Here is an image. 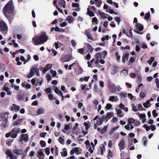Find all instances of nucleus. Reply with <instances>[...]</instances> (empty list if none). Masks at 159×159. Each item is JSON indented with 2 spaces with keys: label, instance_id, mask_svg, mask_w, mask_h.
Returning a JSON list of instances; mask_svg holds the SVG:
<instances>
[{
  "label": "nucleus",
  "instance_id": "obj_49",
  "mask_svg": "<svg viewBox=\"0 0 159 159\" xmlns=\"http://www.w3.org/2000/svg\"><path fill=\"white\" fill-rule=\"evenodd\" d=\"M115 97L114 96H111L110 97L109 100L111 101L114 102L115 101H116V100H115Z\"/></svg>",
  "mask_w": 159,
  "mask_h": 159
},
{
  "label": "nucleus",
  "instance_id": "obj_8",
  "mask_svg": "<svg viewBox=\"0 0 159 159\" xmlns=\"http://www.w3.org/2000/svg\"><path fill=\"white\" fill-rule=\"evenodd\" d=\"M14 9L13 3L11 1H10L6 5L4 10H13Z\"/></svg>",
  "mask_w": 159,
  "mask_h": 159
},
{
  "label": "nucleus",
  "instance_id": "obj_50",
  "mask_svg": "<svg viewBox=\"0 0 159 159\" xmlns=\"http://www.w3.org/2000/svg\"><path fill=\"white\" fill-rule=\"evenodd\" d=\"M87 14L89 15L90 16L92 17L94 15L93 12H92L91 11H87Z\"/></svg>",
  "mask_w": 159,
  "mask_h": 159
},
{
  "label": "nucleus",
  "instance_id": "obj_16",
  "mask_svg": "<svg viewBox=\"0 0 159 159\" xmlns=\"http://www.w3.org/2000/svg\"><path fill=\"white\" fill-rule=\"evenodd\" d=\"M86 47L88 50V52H92L93 51V48L92 47V46L88 43H85Z\"/></svg>",
  "mask_w": 159,
  "mask_h": 159
},
{
  "label": "nucleus",
  "instance_id": "obj_25",
  "mask_svg": "<svg viewBox=\"0 0 159 159\" xmlns=\"http://www.w3.org/2000/svg\"><path fill=\"white\" fill-rule=\"evenodd\" d=\"M22 85L23 87H24L27 89H30L31 87V85L28 84L27 83H23L22 84Z\"/></svg>",
  "mask_w": 159,
  "mask_h": 159
},
{
  "label": "nucleus",
  "instance_id": "obj_56",
  "mask_svg": "<svg viewBox=\"0 0 159 159\" xmlns=\"http://www.w3.org/2000/svg\"><path fill=\"white\" fill-rule=\"evenodd\" d=\"M61 44V43L60 42H55V45L56 48L57 49L59 48V45Z\"/></svg>",
  "mask_w": 159,
  "mask_h": 159
},
{
  "label": "nucleus",
  "instance_id": "obj_9",
  "mask_svg": "<svg viewBox=\"0 0 159 159\" xmlns=\"http://www.w3.org/2000/svg\"><path fill=\"white\" fill-rule=\"evenodd\" d=\"M25 94L23 92H19L17 96V98L19 101H23L25 99Z\"/></svg>",
  "mask_w": 159,
  "mask_h": 159
},
{
  "label": "nucleus",
  "instance_id": "obj_55",
  "mask_svg": "<svg viewBox=\"0 0 159 159\" xmlns=\"http://www.w3.org/2000/svg\"><path fill=\"white\" fill-rule=\"evenodd\" d=\"M46 77L48 81L51 80L52 79L51 76L50 74H47L46 76Z\"/></svg>",
  "mask_w": 159,
  "mask_h": 159
},
{
  "label": "nucleus",
  "instance_id": "obj_22",
  "mask_svg": "<svg viewBox=\"0 0 159 159\" xmlns=\"http://www.w3.org/2000/svg\"><path fill=\"white\" fill-rule=\"evenodd\" d=\"M66 20L70 24H72L73 22V18L71 16H68L66 17Z\"/></svg>",
  "mask_w": 159,
  "mask_h": 159
},
{
  "label": "nucleus",
  "instance_id": "obj_23",
  "mask_svg": "<svg viewBox=\"0 0 159 159\" xmlns=\"http://www.w3.org/2000/svg\"><path fill=\"white\" fill-rule=\"evenodd\" d=\"M144 107L145 108H148L150 107L151 105L149 101H147L146 102H144L143 104Z\"/></svg>",
  "mask_w": 159,
  "mask_h": 159
},
{
  "label": "nucleus",
  "instance_id": "obj_1",
  "mask_svg": "<svg viewBox=\"0 0 159 159\" xmlns=\"http://www.w3.org/2000/svg\"><path fill=\"white\" fill-rule=\"evenodd\" d=\"M48 39V37L45 33H43L37 38L35 37L33 38V43L35 45L43 44L46 42Z\"/></svg>",
  "mask_w": 159,
  "mask_h": 159
},
{
  "label": "nucleus",
  "instance_id": "obj_4",
  "mask_svg": "<svg viewBox=\"0 0 159 159\" xmlns=\"http://www.w3.org/2000/svg\"><path fill=\"white\" fill-rule=\"evenodd\" d=\"M11 137L13 139L16 138L17 134L20 132V129L18 127H15L11 131Z\"/></svg>",
  "mask_w": 159,
  "mask_h": 159
},
{
  "label": "nucleus",
  "instance_id": "obj_2",
  "mask_svg": "<svg viewBox=\"0 0 159 159\" xmlns=\"http://www.w3.org/2000/svg\"><path fill=\"white\" fill-rule=\"evenodd\" d=\"M14 11H4L3 13L5 17L9 20H11L13 18V16L15 14Z\"/></svg>",
  "mask_w": 159,
  "mask_h": 159
},
{
  "label": "nucleus",
  "instance_id": "obj_46",
  "mask_svg": "<svg viewBox=\"0 0 159 159\" xmlns=\"http://www.w3.org/2000/svg\"><path fill=\"white\" fill-rule=\"evenodd\" d=\"M72 6L73 7H77V8L76 10H78V9H80V8L79 7V4L78 3H73L72 4Z\"/></svg>",
  "mask_w": 159,
  "mask_h": 159
},
{
  "label": "nucleus",
  "instance_id": "obj_42",
  "mask_svg": "<svg viewBox=\"0 0 159 159\" xmlns=\"http://www.w3.org/2000/svg\"><path fill=\"white\" fill-rule=\"evenodd\" d=\"M83 72V70L80 67V68L78 71H77L76 72V74L77 75H79L80 74H82Z\"/></svg>",
  "mask_w": 159,
  "mask_h": 159
},
{
  "label": "nucleus",
  "instance_id": "obj_62",
  "mask_svg": "<svg viewBox=\"0 0 159 159\" xmlns=\"http://www.w3.org/2000/svg\"><path fill=\"white\" fill-rule=\"evenodd\" d=\"M128 143H129L128 147H129L131 146L132 145V143H133V139H129V140H128Z\"/></svg>",
  "mask_w": 159,
  "mask_h": 159
},
{
  "label": "nucleus",
  "instance_id": "obj_44",
  "mask_svg": "<svg viewBox=\"0 0 159 159\" xmlns=\"http://www.w3.org/2000/svg\"><path fill=\"white\" fill-rule=\"evenodd\" d=\"M113 115V113L112 112H108L106 114V116L107 118V119H109L110 117H111Z\"/></svg>",
  "mask_w": 159,
  "mask_h": 159
},
{
  "label": "nucleus",
  "instance_id": "obj_38",
  "mask_svg": "<svg viewBox=\"0 0 159 159\" xmlns=\"http://www.w3.org/2000/svg\"><path fill=\"white\" fill-rule=\"evenodd\" d=\"M13 106L14 108V110L16 111H18L20 110V108L19 106L15 104H13Z\"/></svg>",
  "mask_w": 159,
  "mask_h": 159
},
{
  "label": "nucleus",
  "instance_id": "obj_48",
  "mask_svg": "<svg viewBox=\"0 0 159 159\" xmlns=\"http://www.w3.org/2000/svg\"><path fill=\"white\" fill-rule=\"evenodd\" d=\"M45 153L48 155H49L50 153V148H46L44 149Z\"/></svg>",
  "mask_w": 159,
  "mask_h": 159
},
{
  "label": "nucleus",
  "instance_id": "obj_57",
  "mask_svg": "<svg viewBox=\"0 0 159 159\" xmlns=\"http://www.w3.org/2000/svg\"><path fill=\"white\" fill-rule=\"evenodd\" d=\"M106 107L108 109H110L112 107V105L110 103H107L106 105Z\"/></svg>",
  "mask_w": 159,
  "mask_h": 159
},
{
  "label": "nucleus",
  "instance_id": "obj_7",
  "mask_svg": "<svg viewBox=\"0 0 159 159\" xmlns=\"http://www.w3.org/2000/svg\"><path fill=\"white\" fill-rule=\"evenodd\" d=\"M28 135L27 134H22L20 135L19 141L22 143L23 141L27 142L28 140Z\"/></svg>",
  "mask_w": 159,
  "mask_h": 159
},
{
  "label": "nucleus",
  "instance_id": "obj_34",
  "mask_svg": "<svg viewBox=\"0 0 159 159\" xmlns=\"http://www.w3.org/2000/svg\"><path fill=\"white\" fill-rule=\"evenodd\" d=\"M127 93L126 92H122L120 94V97L121 98H125L127 97Z\"/></svg>",
  "mask_w": 159,
  "mask_h": 159
},
{
  "label": "nucleus",
  "instance_id": "obj_52",
  "mask_svg": "<svg viewBox=\"0 0 159 159\" xmlns=\"http://www.w3.org/2000/svg\"><path fill=\"white\" fill-rule=\"evenodd\" d=\"M143 127L147 131H148L150 129V127L148 126L146 124H144L143 126Z\"/></svg>",
  "mask_w": 159,
  "mask_h": 159
},
{
  "label": "nucleus",
  "instance_id": "obj_40",
  "mask_svg": "<svg viewBox=\"0 0 159 159\" xmlns=\"http://www.w3.org/2000/svg\"><path fill=\"white\" fill-rule=\"evenodd\" d=\"M138 110H139L140 111L145 110V109L144 108L142 107V106L140 103L138 104Z\"/></svg>",
  "mask_w": 159,
  "mask_h": 159
},
{
  "label": "nucleus",
  "instance_id": "obj_5",
  "mask_svg": "<svg viewBox=\"0 0 159 159\" xmlns=\"http://www.w3.org/2000/svg\"><path fill=\"white\" fill-rule=\"evenodd\" d=\"M71 59V56L69 55H62L61 56L60 60L63 63L69 61Z\"/></svg>",
  "mask_w": 159,
  "mask_h": 159
},
{
  "label": "nucleus",
  "instance_id": "obj_31",
  "mask_svg": "<svg viewBox=\"0 0 159 159\" xmlns=\"http://www.w3.org/2000/svg\"><path fill=\"white\" fill-rule=\"evenodd\" d=\"M146 93L145 90H142L140 93V96L141 98H143L145 97Z\"/></svg>",
  "mask_w": 159,
  "mask_h": 159
},
{
  "label": "nucleus",
  "instance_id": "obj_58",
  "mask_svg": "<svg viewBox=\"0 0 159 159\" xmlns=\"http://www.w3.org/2000/svg\"><path fill=\"white\" fill-rule=\"evenodd\" d=\"M51 89L49 87L46 89L45 90V91L48 93H51Z\"/></svg>",
  "mask_w": 159,
  "mask_h": 159
},
{
  "label": "nucleus",
  "instance_id": "obj_54",
  "mask_svg": "<svg viewBox=\"0 0 159 159\" xmlns=\"http://www.w3.org/2000/svg\"><path fill=\"white\" fill-rule=\"evenodd\" d=\"M150 16L149 13H146L144 16V19L146 20H148L149 19Z\"/></svg>",
  "mask_w": 159,
  "mask_h": 159
},
{
  "label": "nucleus",
  "instance_id": "obj_27",
  "mask_svg": "<svg viewBox=\"0 0 159 159\" xmlns=\"http://www.w3.org/2000/svg\"><path fill=\"white\" fill-rule=\"evenodd\" d=\"M6 154L10 158L13 155L12 152L9 150H7L5 152Z\"/></svg>",
  "mask_w": 159,
  "mask_h": 159
},
{
  "label": "nucleus",
  "instance_id": "obj_21",
  "mask_svg": "<svg viewBox=\"0 0 159 159\" xmlns=\"http://www.w3.org/2000/svg\"><path fill=\"white\" fill-rule=\"evenodd\" d=\"M109 85L113 87L112 89L110 90V91L112 93H114L117 91L116 86H115V85L114 84H110Z\"/></svg>",
  "mask_w": 159,
  "mask_h": 159
},
{
  "label": "nucleus",
  "instance_id": "obj_26",
  "mask_svg": "<svg viewBox=\"0 0 159 159\" xmlns=\"http://www.w3.org/2000/svg\"><path fill=\"white\" fill-rule=\"evenodd\" d=\"M99 14L102 18L105 19L107 18V16L106 15L105 13L103 12L102 11H99Z\"/></svg>",
  "mask_w": 159,
  "mask_h": 159
},
{
  "label": "nucleus",
  "instance_id": "obj_51",
  "mask_svg": "<svg viewBox=\"0 0 159 159\" xmlns=\"http://www.w3.org/2000/svg\"><path fill=\"white\" fill-rule=\"evenodd\" d=\"M58 141L61 144H63L64 143V139L61 137H60Z\"/></svg>",
  "mask_w": 159,
  "mask_h": 159
},
{
  "label": "nucleus",
  "instance_id": "obj_12",
  "mask_svg": "<svg viewBox=\"0 0 159 159\" xmlns=\"http://www.w3.org/2000/svg\"><path fill=\"white\" fill-rule=\"evenodd\" d=\"M119 68L116 66H113L112 67L111 72V74L112 75L115 74L118 70Z\"/></svg>",
  "mask_w": 159,
  "mask_h": 159
},
{
  "label": "nucleus",
  "instance_id": "obj_13",
  "mask_svg": "<svg viewBox=\"0 0 159 159\" xmlns=\"http://www.w3.org/2000/svg\"><path fill=\"white\" fill-rule=\"evenodd\" d=\"M13 152L17 155H23L24 154L23 152L21 149L19 150L15 149L13 150Z\"/></svg>",
  "mask_w": 159,
  "mask_h": 159
},
{
  "label": "nucleus",
  "instance_id": "obj_3",
  "mask_svg": "<svg viewBox=\"0 0 159 159\" xmlns=\"http://www.w3.org/2000/svg\"><path fill=\"white\" fill-rule=\"evenodd\" d=\"M8 27L6 23L3 20L0 21V31L2 33L6 34L8 31Z\"/></svg>",
  "mask_w": 159,
  "mask_h": 159
},
{
  "label": "nucleus",
  "instance_id": "obj_18",
  "mask_svg": "<svg viewBox=\"0 0 159 159\" xmlns=\"http://www.w3.org/2000/svg\"><path fill=\"white\" fill-rule=\"evenodd\" d=\"M124 141L123 140L121 141L119 143L118 146L120 150H121L124 148Z\"/></svg>",
  "mask_w": 159,
  "mask_h": 159
},
{
  "label": "nucleus",
  "instance_id": "obj_14",
  "mask_svg": "<svg viewBox=\"0 0 159 159\" xmlns=\"http://www.w3.org/2000/svg\"><path fill=\"white\" fill-rule=\"evenodd\" d=\"M136 74L137 80L138 81L139 83H140L141 82V76L140 72L138 71H136Z\"/></svg>",
  "mask_w": 159,
  "mask_h": 159
},
{
  "label": "nucleus",
  "instance_id": "obj_59",
  "mask_svg": "<svg viewBox=\"0 0 159 159\" xmlns=\"http://www.w3.org/2000/svg\"><path fill=\"white\" fill-rule=\"evenodd\" d=\"M132 110L134 111H136L138 109H137L136 106H134V104L132 105Z\"/></svg>",
  "mask_w": 159,
  "mask_h": 159
},
{
  "label": "nucleus",
  "instance_id": "obj_53",
  "mask_svg": "<svg viewBox=\"0 0 159 159\" xmlns=\"http://www.w3.org/2000/svg\"><path fill=\"white\" fill-rule=\"evenodd\" d=\"M118 128V127L117 126V127H114L111 130V131H110V134H113V133Z\"/></svg>",
  "mask_w": 159,
  "mask_h": 159
},
{
  "label": "nucleus",
  "instance_id": "obj_29",
  "mask_svg": "<svg viewBox=\"0 0 159 159\" xmlns=\"http://www.w3.org/2000/svg\"><path fill=\"white\" fill-rule=\"evenodd\" d=\"M103 121V120L101 118H99L97 121L96 124L98 125H100L102 124Z\"/></svg>",
  "mask_w": 159,
  "mask_h": 159
},
{
  "label": "nucleus",
  "instance_id": "obj_60",
  "mask_svg": "<svg viewBox=\"0 0 159 159\" xmlns=\"http://www.w3.org/2000/svg\"><path fill=\"white\" fill-rule=\"evenodd\" d=\"M87 10H95V8L92 6H90L88 7Z\"/></svg>",
  "mask_w": 159,
  "mask_h": 159
},
{
  "label": "nucleus",
  "instance_id": "obj_17",
  "mask_svg": "<svg viewBox=\"0 0 159 159\" xmlns=\"http://www.w3.org/2000/svg\"><path fill=\"white\" fill-rule=\"evenodd\" d=\"M44 109L43 108H39L37 111H36V113L37 115H40L41 114H43L44 113Z\"/></svg>",
  "mask_w": 159,
  "mask_h": 159
},
{
  "label": "nucleus",
  "instance_id": "obj_30",
  "mask_svg": "<svg viewBox=\"0 0 159 159\" xmlns=\"http://www.w3.org/2000/svg\"><path fill=\"white\" fill-rule=\"evenodd\" d=\"M107 126H104L103 128H102V129H101L100 133L101 134H104L107 131Z\"/></svg>",
  "mask_w": 159,
  "mask_h": 159
},
{
  "label": "nucleus",
  "instance_id": "obj_45",
  "mask_svg": "<svg viewBox=\"0 0 159 159\" xmlns=\"http://www.w3.org/2000/svg\"><path fill=\"white\" fill-rule=\"evenodd\" d=\"M154 58L153 57H151L150 58V59L148 60V63L149 64L151 65L152 63V62L154 61Z\"/></svg>",
  "mask_w": 159,
  "mask_h": 159
},
{
  "label": "nucleus",
  "instance_id": "obj_41",
  "mask_svg": "<svg viewBox=\"0 0 159 159\" xmlns=\"http://www.w3.org/2000/svg\"><path fill=\"white\" fill-rule=\"evenodd\" d=\"M50 72L51 73L53 77H55L57 75V73L55 71L53 70H51Z\"/></svg>",
  "mask_w": 159,
  "mask_h": 159
},
{
  "label": "nucleus",
  "instance_id": "obj_24",
  "mask_svg": "<svg viewBox=\"0 0 159 159\" xmlns=\"http://www.w3.org/2000/svg\"><path fill=\"white\" fill-rule=\"evenodd\" d=\"M23 118L20 119L19 120H18L16 121H15L14 122L13 125L15 126H16L20 124V123L23 121Z\"/></svg>",
  "mask_w": 159,
  "mask_h": 159
},
{
  "label": "nucleus",
  "instance_id": "obj_10",
  "mask_svg": "<svg viewBox=\"0 0 159 159\" xmlns=\"http://www.w3.org/2000/svg\"><path fill=\"white\" fill-rule=\"evenodd\" d=\"M143 29V27L142 24L139 23H137L135 26L134 30H138L140 31H142Z\"/></svg>",
  "mask_w": 159,
  "mask_h": 159
},
{
  "label": "nucleus",
  "instance_id": "obj_11",
  "mask_svg": "<svg viewBox=\"0 0 159 159\" xmlns=\"http://www.w3.org/2000/svg\"><path fill=\"white\" fill-rule=\"evenodd\" d=\"M8 119L7 118H5L3 120V122L2 124V126L4 128H6L8 126Z\"/></svg>",
  "mask_w": 159,
  "mask_h": 159
},
{
  "label": "nucleus",
  "instance_id": "obj_36",
  "mask_svg": "<svg viewBox=\"0 0 159 159\" xmlns=\"http://www.w3.org/2000/svg\"><path fill=\"white\" fill-rule=\"evenodd\" d=\"M135 61V59L133 57H131L129 59L128 61V65H130L132 63H133Z\"/></svg>",
  "mask_w": 159,
  "mask_h": 159
},
{
  "label": "nucleus",
  "instance_id": "obj_43",
  "mask_svg": "<svg viewBox=\"0 0 159 159\" xmlns=\"http://www.w3.org/2000/svg\"><path fill=\"white\" fill-rule=\"evenodd\" d=\"M152 115L154 117H156L158 116V113L156 112V110H154L152 112Z\"/></svg>",
  "mask_w": 159,
  "mask_h": 159
},
{
  "label": "nucleus",
  "instance_id": "obj_6",
  "mask_svg": "<svg viewBox=\"0 0 159 159\" xmlns=\"http://www.w3.org/2000/svg\"><path fill=\"white\" fill-rule=\"evenodd\" d=\"M37 67V65H34L32 67L29 74L27 75L28 78H30L33 77L34 73L36 71Z\"/></svg>",
  "mask_w": 159,
  "mask_h": 159
},
{
  "label": "nucleus",
  "instance_id": "obj_20",
  "mask_svg": "<svg viewBox=\"0 0 159 159\" xmlns=\"http://www.w3.org/2000/svg\"><path fill=\"white\" fill-rule=\"evenodd\" d=\"M38 156L39 159H43L44 157V156L43 155V152L42 150L39 151L38 152Z\"/></svg>",
  "mask_w": 159,
  "mask_h": 159
},
{
  "label": "nucleus",
  "instance_id": "obj_64",
  "mask_svg": "<svg viewBox=\"0 0 159 159\" xmlns=\"http://www.w3.org/2000/svg\"><path fill=\"white\" fill-rule=\"evenodd\" d=\"M92 20L93 22H95L96 24H98V20L96 17H93L92 19Z\"/></svg>",
  "mask_w": 159,
  "mask_h": 159
},
{
  "label": "nucleus",
  "instance_id": "obj_37",
  "mask_svg": "<svg viewBox=\"0 0 159 159\" xmlns=\"http://www.w3.org/2000/svg\"><path fill=\"white\" fill-rule=\"evenodd\" d=\"M143 145L145 146H146L147 145V143L148 142V140L147 138L146 137H144L143 139Z\"/></svg>",
  "mask_w": 159,
  "mask_h": 159
},
{
  "label": "nucleus",
  "instance_id": "obj_28",
  "mask_svg": "<svg viewBox=\"0 0 159 159\" xmlns=\"http://www.w3.org/2000/svg\"><path fill=\"white\" fill-rule=\"evenodd\" d=\"M86 35L87 37L89 39L91 40V41H89V42H91L92 41H93V39L89 32H86Z\"/></svg>",
  "mask_w": 159,
  "mask_h": 159
},
{
  "label": "nucleus",
  "instance_id": "obj_47",
  "mask_svg": "<svg viewBox=\"0 0 159 159\" xmlns=\"http://www.w3.org/2000/svg\"><path fill=\"white\" fill-rule=\"evenodd\" d=\"M40 144L42 147H44L46 146V142L43 140H41L40 142Z\"/></svg>",
  "mask_w": 159,
  "mask_h": 159
},
{
  "label": "nucleus",
  "instance_id": "obj_63",
  "mask_svg": "<svg viewBox=\"0 0 159 159\" xmlns=\"http://www.w3.org/2000/svg\"><path fill=\"white\" fill-rule=\"evenodd\" d=\"M13 139H9L7 141V143L8 145H10L11 143L13 141Z\"/></svg>",
  "mask_w": 159,
  "mask_h": 159
},
{
  "label": "nucleus",
  "instance_id": "obj_32",
  "mask_svg": "<svg viewBox=\"0 0 159 159\" xmlns=\"http://www.w3.org/2000/svg\"><path fill=\"white\" fill-rule=\"evenodd\" d=\"M101 54L99 53H97L95 54V59L96 60H99L101 59Z\"/></svg>",
  "mask_w": 159,
  "mask_h": 159
},
{
  "label": "nucleus",
  "instance_id": "obj_33",
  "mask_svg": "<svg viewBox=\"0 0 159 159\" xmlns=\"http://www.w3.org/2000/svg\"><path fill=\"white\" fill-rule=\"evenodd\" d=\"M128 125H130L131 124L134 123V120L133 118H130L128 119Z\"/></svg>",
  "mask_w": 159,
  "mask_h": 159
},
{
  "label": "nucleus",
  "instance_id": "obj_19",
  "mask_svg": "<svg viewBox=\"0 0 159 159\" xmlns=\"http://www.w3.org/2000/svg\"><path fill=\"white\" fill-rule=\"evenodd\" d=\"M129 54L128 53L124 54L122 57V61L124 63L125 62V60H128L129 58Z\"/></svg>",
  "mask_w": 159,
  "mask_h": 159
},
{
  "label": "nucleus",
  "instance_id": "obj_35",
  "mask_svg": "<svg viewBox=\"0 0 159 159\" xmlns=\"http://www.w3.org/2000/svg\"><path fill=\"white\" fill-rule=\"evenodd\" d=\"M9 113L8 112H6L4 113H1L0 114L1 117L3 118H6L5 117L6 115H8Z\"/></svg>",
  "mask_w": 159,
  "mask_h": 159
},
{
  "label": "nucleus",
  "instance_id": "obj_61",
  "mask_svg": "<svg viewBox=\"0 0 159 159\" xmlns=\"http://www.w3.org/2000/svg\"><path fill=\"white\" fill-rule=\"evenodd\" d=\"M47 133L46 132H41L40 134V136L41 137L44 138L46 136Z\"/></svg>",
  "mask_w": 159,
  "mask_h": 159
},
{
  "label": "nucleus",
  "instance_id": "obj_39",
  "mask_svg": "<svg viewBox=\"0 0 159 159\" xmlns=\"http://www.w3.org/2000/svg\"><path fill=\"white\" fill-rule=\"evenodd\" d=\"M88 123L87 122H84V125L85 126L86 130L87 131L88 130V129L90 128V125L89 124V122H88Z\"/></svg>",
  "mask_w": 159,
  "mask_h": 159
},
{
  "label": "nucleus",
  "instance_id": "obj_15",
  "mask_svg": "<svg viewBox=\"0 0 159 159\" xmlns=\"http://www.w3.org/2000/svg\"><path fill=\"white\" fill-rule=\"evenodd\" d=\"M58 3L61 7H62L63 8H65L66 2L64 0H59Z\"/></svg>",
  "mask_w": 159,
  "mask_h": 159
}]
</instances>
